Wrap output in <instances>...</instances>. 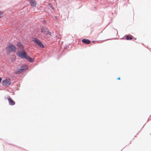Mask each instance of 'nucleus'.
I'll list each match as a JSON object with an SVG mask.
<instances>
[{"label":"nucleus","mask_w":151,"mask_h":151,"mask_svg":"<svg viewBox=\"0 0 151 151\" xmlns=\"http://www.w3.org/2000/svg\"><path fill=\"white\" fill-rule=\"evenodd\" d=\"M41 32L42 33H44L45 34V35H50L51 34V32H49L46 29L44 28H42L41 29Z\"/></svg>","instance_id":"nucleus-5"},{"label":"nucleus","mask_w":151,"mask_h":151,"mask_svg":"<svg viewBox=\"0 0 151 151\" xmlns=\"http://www.w3.org/2000/svg\"><path fill=\"white\" fill-rule=\"evenodd\" d=\"M3 12L0 11V18L1 17H2V15L3 14Z\"/></svg>","instance_id":"nucleus-14"},{"label":"nucleus","mask_w":151,"mask_h":151,"mask_svg":"<svg viewBox=\"0 0 151 151\" xmlns=\"http://www.w3.org/2000/svg\"><path fill=\"white\" fill-rule=\"evenodd\" d=\"M55 18H56V16H55Z\"/></svg>","instance_id":"nucleus-17"},{"label":"nucleus","mask_w":151,"mask_h":151,"mask_svg":"<svg viewBox=\"0 0 151 151\" xmlns=\"http://www.w3.org/2000/svg\"><path fill=\"white\" fill-rule=\"evenodd\" d=\"M17 46L18 50H24V46L20 42H18Z\"/></svg>","instance_id":"nucleus-6"},{"label":"nucleus","mask_w":151,"mask_h":151,"mask_svg":"<svg viewBox=\"0 0 151 151\" xmlns=\"http://www.w3.org/2000/svg\"><path fill=\"white\" fill-rule=\"evenodd\" d=\"M32 40L35 43L39 45L40 47L42 48L44 47V45L39 40L36 38H32Z\"/></svg>","instance_id":"nucleus-3"},{"label":"nucleus","mask_w":151,"mask_h":151,"mask_svg":"<svg viewBox=\"0 0 151 151\" xmlns=\"http://www.w3.org/2000/svg\"><path fill=\"white\" fill-rule=\"evenodd\" d=\"M25 59H26L27 60L31 62H32L33 61V60L32 58L29 56H27V55L26 56V58H25Z\"/></svg>","instance_id":"nucleus-11"},{"label":"nucleus","mask_w":151,"mask_h":151,"mask_svg":"<svg viewBox=\"0 0 151 151\" xmlns=\"http://www.w3.org/2000/svg\"><path fill=\"white\" fill-rule=\"evenodd\" d=\"M17 55L19 57L23 59L26 58L27 54L24 50H18L16 52Z\"/></svg>","instance_id":"nucleus-2"},{"label":"nucleus","mask_w":151,"mask_h":151,"mask_svg":"<svg viewBox=\"0 0 151 151\" xmlns=\"http://www.w3.org/2000/svg\"><path fill=\"white\" fill-rule=\"evenodd\" d=\"M117 79L118 80H119L120 79V78L119 77L117 78Z\"/></svg>","instance_id":"nucleus-16"},{"label":"nucleus","mask_w":151,"mask_h":151,"mask_svg":"<svg viewBox=\"0 0 151 151\" xmlns=\"http://www.w3.org/2000/svg\"><path fill=\"white\" fill-rule=\"evenodd\" d=\"M1 80H2L1 78V77H0V83L1 82Z\"/></svg>","instance_id":"nucleus-15"},{"label":"nucleus","mask_w":151,"mask_h":151,"mask_svg":"<svg viewBox=\"0 0 151 151\" xmlns=\"http://www.w3.org/2000/svg\"><path fill=\"white\" fill-rule=\"evenodd\" d=\"M27 68L26 66L24 68H19L17 72V73H19L24 71L25 70L27 69Z\"/></svg>","instance_id":"nucleus-9"},{"label":"nucleus","mask_w":151,"mask_h":151,"mask_svg":"<svg viewBox=\"0 0 151 151\" xmlns=\"http://www.w3.org/2000/svg\"><path fill=\"white\" fill-rule=\"evenodd\" d=\"M2 83L3 86H6L10 84L11 81L9 79H6L3 81Z\"/></svg>","instance_id":"nucleus-4"},{"label":"nucleus","mask_w":151,"mask_h":151,"mask_svg":"<svg viewBox=\"0 0 151 151\" xmlns=\"http://www.w3.org/2000/svg\"><path fill=\"white\" fill-rule=\"evenodd\" d=\"M17 48L13 44L9 43L8 44L6 48V50L7 53H10V52H13L16 51Z\"/></svg>","instance_id":"nucleus-1"},{"label":"nucleus","mask_w":151,"mask_h":151,"mask_svg":"<svg viewBox=\"0 0 151 151\" xmlns=\"http://www.w3.org/2000/svg\"><path fill=\"white\" fill-rule=\"evenodd\" d=\"M131 36V35L127 36L126 37V39L127 40H131L132 39Z\"/></svg>","instance_id":"nucleus-12"},{"label":"nucleus","mask_w":151,"mask_h":151,"mask_svg":"<svg viewBox=\"0 0 151 151\" xmlns=\"http://www.w3.org/2000/svg\"><path fill=\"white\" fill-rule=\"evenodd\" d=\"M29 2L31 6L33 7H35L37 3L35 0H29Z\"/></svg>","instance_id":"nucleus-8"},{"label":"nucleus","mask_w":151,"mask_h":151,"mask_svg":"<svg viewBox=\"0 0 151 151\" xmlns=\"http://www.w3.org/2000/svg\"><path fill=\"white\" fill-rule=\"evenodd\" d=\"M7 99L9 105H14L15 104V102L10 97H9Z\"/></svg>","instance_id":"nucleus-7"},{"label":"nucleus","mask_w":151,"mask_h":151,"mask_svg":"<svg viewBox=\"0 0 151 151\" xmlns=\"http://www.w3.org/2000/svg\"><path fill=\"white\" fill-rule=\"evenodd\" d=\"M82 41L83 43H85L87 44H89L91 43V41L87 39H83L82 40Z\"/></svg>","instance_id":"nucleus-10"},{"label":"nucleus","mask_w":151,"mask_h":151,"mask_svg":"<svg viewBox=\"0 0 151 151\" xmlns=\"http://www.w3.org/2000/svg\"><path fill=\"white\" fill-rule=\"evenodd\" d=\"M48 5H49L50 7L53 10H54V8L52 6L51 4L50 3L48 4Z\"/></svg>","instance_id":"nucleus-13"}]
</instances>
